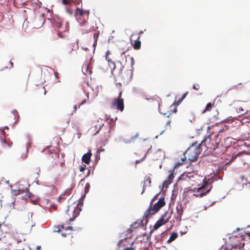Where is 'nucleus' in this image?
Returning a JSON list of instances; mask_svg holds the SVG:
<instances>
[{"mask_svg":"<svg viewBox=\"0 0 250 250\" xmlns=\"http://www.w3.org/2000/svg\"><path fill=\"white\" fill-rule=\"evenodd\" d=\"M181 180L190 182L193 186L196 185L197 191L200 192L199 194H195L196 197H202L208 193L212 188L210 179L206 180V177L199 175L196 172L192 171L184 172L180 177Z\"/></svg>","mask_w":250,"mask_h":250,"instance_id":"obj_1","label":"nucleus"},{"mask_svg":"<svg viewBox=\"0 0 250 250\" xmlns=\"http://www.w3.org/2000/svg\"><path fill=\"white\" fill-rule=\"evenodd\" d=\"M203 151L200 143L195 142L190 146L187 150L184 152L183 157H181V161L176 162L174 168L179 167L184 163H186L187 160L194 162L196 161L201 152Z\"/></svg>","mask_w":250,"mask_h":250,"instance_id":"obj_2","label":"nucleus"},{"mask_svg":"<svg viewBox=\"0 0 250 250\" xmlns=\"http://www.w3.org/2000/svg\"><path fill=\"white\" fill-rule=\"evenodd\" d=\"M221 135L220 134H210L206 137L200 144L202 150L205 154L213 152L219 147L221 140Z\"/></svg>","mask_w":250,"mask_h":250,"instance_id":"obj_3","label":"nucleus"},{"mask_svg":"<svg viewBox=\"0 0 250 250\" xmlns=\"http://www.w3.org/2000/svg\"><path fill=\"white\" fill-rule=\"evenodd\" d=\"M88 15V11L83 10L79 8H77L76 9L75 14L76 18L77 19V20L82 26H85L84 29H82L83 31V33L90 32L92 30V27L89 25V23L87 22V20H85L84 18V17H86V19H87Z\"/></svg>","mask_w":250,"mask_h":250,"instance_id":"obj_4","label":"nucleus"},{"mask_svg":"<svg viewBox=\"0 0 250 250\" xmlns=\"http://www.w3.org/2000/svg\"><path fill=\"white\" fill-rule=\"evenodd\" d=\"M52 24L55 28H59L58 35L61 38H64L67 36V32L69 30V25L68 22L63 24V21L61 18L56 17L53 18Z\"/></svg>","mask_w":250,"mask_h":250,"instance_id":"obj_5","label":"nucleus"},{"mask_svg":"<svg viewBox=\"0 0 250 250\" xmlns=\"http://www.w3.org/2000/svg\"><path fill=\"white\" fill-rule=\"evenodd\" d=\"M166 204L164 198H161L157 203L152 205L150 204L148 209L144 212V218H148L150 216L157 213Z\"/></svg>","mask_w":250,"mask_h":250,"instance_id":"obj_6","label":"nucleus"},{"mask_svg":"<svg viewBox=\"0 0 250 250\" xmlns=\"http://www.w3.org/2000/svg\"><path fill=\"white\" fill-rule=\"evenodd\" d=\"M80 211L81 209L79 208L78 205H77L74 208L70 206H68L66 212L70 217L69 218V221H73L79 215Z\"/></svg>","mask_w":250,"mask_h":250,"instance_id":"obj_7","label":"nucleus"},{"mask_svg":"<svg viewBox=\"0 0 250 250\" xmlns=\"http://www.w3.org/2000/svg\"><path fill=\"white\" fill-rule=\"evenodd\" d=\"M111 106L122 112L124 109V99H114Z\"/></svg>","mask_w":250,"mask_h":250,"instance_id":"obj_8","label":"nucleus"},{"mask_svg":"<svg viewBox=\"0 0 250 250\" xmlns=\"http://www.w3.org/2000/svg\"><path fill=\"white\" fill-rule=\"evenodd\" d=\"M43 23V14H41L40 16L36 17L33 22L34 27L35 28H40Z\"/></svg>","mask_w":250,"mask_h":250,"instance_id":"obj_9","label":"nucleus"},{"mask_svg":"<svg viewBox=\"0 0 250 250\" xmlns=\"http://www.w3.org/2000/svg\"><path fill=\"white\" fill-rule=\"evenodd\" d=\"M166 216V214H164L161 216L159 220H158L156 223L155 224L153 229L154 230L157 229L159 228H160L162 225L165 224L167 223L169 220V218H167L165 219Z\"/></svg>","mask_w":250,"mask_h":250,"instance_id":"obj_10","label":"nucleus"},{"mask_svg":"<svg viewBox=\"0 0 250 250\" xmlns=\"http://www.w3.org/2000/svg\"><path fill=\"white\" fill-rule=\"evenodd\" d=\"M176 209L177 215L175 216V218L177 220L180 221L184 211V207L182 204H178L176 208Z\"/></svg>","mask_w":250,"mask_h":250,"instance_id":"obj_11","label":"nucleus"},{"mask_svg":"<svg viewBox=\"0 0 250 250\" xmlns=\"http://www.w3.org/2000/svg\"><path fill=\"white\" fill-rule=\"evenodd\" d=\"M77 44L74 43H69L66 46V53L68 55H72L74 52H76Z\"/></svg>","mask_w":250,"mask_h":250,"instance_id":"obj_12","label":"nucleus"},{"mask_svg":"<svg viewBox=\"0 0 250 250\" xmlns=\"http://www.w3.org/2000/svg\"><path fill=\"white\" fill-rule=\"evenodd\" d=\"M126 51L123 50V52L122 53V55H124V57L125 59V62H127V59L130 61V65L131 66V68H133V65L135 63L134 59L133 57L131 56L129 54H126Z\"/></svg>","mask_w":250,"mask_h":250,"instance_id":"obj_13","label":"nucleus"},{"mask_svg":"<svg viewBox=\"0 0 250 250\" xmlns=\"http://www.w3.org/2000/svg\"><path fill=\"white\" fill-rule=\"evenodd\" d=\"M92 153L89 150L87 153L84 154L82 157V161L86 164H89L90 162V158Z\"/></svg>","mask_w":250,"mask_h":250,"instance_id":"obj_14","label":"nucleus"},{"mask_svg":"<svg viewBox=\"0 0 250 250\" xmlns=\"http://www.w3.org/2000/svg\"><path fill=\"white\" fill-rule=\"evenodd\" d=\"M235 108L237 112L240 113L241 115H245L248 112V110H245L242 106L238 104L236 105Z\"/></svg>","mask_w":250,"mask_h":250,"instance_id":"obj_15","label":"nucleus"},{"mask_svg":"<svg viewBox=\"0 0 250 250\" xmlns=\"http://www.w3.org/2000/svg\"><path fill=\"white\" fill-rule=\"evenodd\" d=\"M139 39L140 36H139L138 39L134 41V43H132L133 47L134 49L135 50H138L141 48V42Z\"/></svg>","mask_w":250,"mask_h":250,"instance_id":"obj_16","label":"nucleus"},{"mask_svg":"<svg viewBox=\"0 0 250 250\" xmlns=\"http://www.w3.org/2000/svg\"><path fill=\"white\" fill-rule=\"evenodd\" d=\"M62 3L65 5H71V3H79V0H62Z\"/></svg>","mask_w":250,"mask_h":250,"instance_id":"obj_17","label":"nucleus"},{"mask_svg":"<svg viewBox=\"0 0 250 250\" xmlns=\"http://www.w3.org/2000/svg\"><path fill=\"white\" fill-rule=\"evenodd\" d=\"M151 182V179L149 177H147L146 178L145 181L144 182V183L143 189V191H142L141 194H143V193L144 192V191L146 189V188L147 186V183H148V186H150Z\"/></svg>","mask_w":250,"mask_h":250,"instance_id":"obj_18","label":"nucleus"},{"mask_svg":"<svg viewBox=\"0 0 250 250\" xmlns=\"http://www.w3.org/2000/svg\"><path fill=\"white\" fill-rule=\"evenodd\" d=\"M178 237V234L175 232H172L168 240V242H171L175 240Z\"/></svg>","mask_w":250,"mask_h":250,"instance_id":"obj_19","label":"nucleus"},{"mask_svg":"<svg viewBox=\"0 0 250 250\" xmlns=\"http://www.w3.org/2000/svg\"><path fill=\"white\" fill-rule=\"evenodd\" d=\"M188 93V92H187L185 93H184L183 95L182 98L180 100H179L178 101L175 102L174 103V104H176L177 105H179L181 103V102L186 98Z\"/></svg>","mask_w":250,"mask_h":250,"instance_id":"obj_20","label":"nucleus"},{"mask_svg":"<svg viewBox=\"0 0 250 250\" xmlns=\"http://www.w3.org/2000/svg\"><path fill=\"white\" fill-rule=\"evenodd\" d=\"M214 105V104H212L211 103L207 104L205 109L203 111V113H205L207 111H210L212 107Z\"/></svg>","mask_w":250,"mask_h":250,"instance_id":"obj_21","label":"nucleus"},{"mask_svg":"<svg viewBox=\"0 0 250 250\" xmlns=\"http://www.w3.org/2000/svg\"><path fill=\"white\" fill-rule=\"evenodd\" d=\"M99 37V33H95L93 35V38L94 39V42L93 43V45L95 46V44H97V39Z\"/></svg>","mask_w":250,"mask_h":250,"instance_id":"obj_22","label":"nucleus"},{"mask_svg":"<svg viewBox=\"0 0 250 250\" xmlns=\"http://www.w3.org/2000/svg\"><path fill=\"white\" fill-rule=\"evenodd\" d=\"M108 51H107V52H106V56H105V59H106V60L108 62H110L111 63H112V64H113V66H114V68H115V64L114 62H113L111 61V59H109L108 58Z\"/></svg>","mask_w":250,"mask_h":250,"instance_id":"obj_23","label":"nucleus"},{"mask_svg":"<svg viewBox=\"0 0 250 250\" xmlns=\"http://www.w3.org/2000/svg\"><path fill=\"white\" fill-rule=\"evenodd\" d=\"M193 88L195 90H199L200 89V85L198 83H194L193 85Z\"/></svg>","mask_w":250,"mask_h":250,"instance_id":"obj_24","label":"nucleus"},{"mask_svg":"<svg viewBox=\"0 0 250 250\" xmlns=\"http://www.w3.org/2000/svg\"><path fill=\"white\" fill-rule=\"evenodd\" d=\"M90 184L89 183H86L85 186V188H84L85 193H87L88 192V191L90 189Z\"/></svg>","mask_w":250,"mask_h":250,"instance_id":"obj_25","label":"nucleus"},{"mask_svg":"<svg viewBox=\"0 0 250 250\" xmlns=\"http://www.w3.org/2000/svg\"><path fill=\"white\" fill-rule=\"evenodd\" d=\"M86 165L83 164L80 167V171L81 172L83 171L86 168Z\"/></svg>","mask_w":250,"mask_h":250,"instance_id":"obj_26","label":"nucleus"},{"mask_svg":"<svg viewBox=\"0 0 250 250\" xmlns=\"http://www.w3.org/2000/svg\"><path fill=\"white\" fill-rule=\"evenodd\" d=\"M189 191H193V192H195V193H193V195L196 196L195 194H199V193H200V192H197V188H194L193 189H191L189 190Z\"/></svg>","mask_w":250,"mask_h":250,"instance_id":"obj_27","label":"nucleus"},{"mask_svg":"<svg viewBox=\"0 0 250 250\" xmlns=\"http://www.w3.org/2000/svg\"><path fill=\"white\" fill-rule=\"evenodd\" d=\"M55 76L56 79L58 80V81L56 82V83H59L60 82V80H59L60 77L59 75V73L57 72H55Z\"/></svg>","mask_w":250,"mask_h":250,"instance_id":"obj_28","label":"nucleus"},{"mask_svg":"<svg viewBox=\"0 0 250 250\" xmlns=\"http://www.w3.org/2000/svg\"><path fill=\"white\" fill-rule=\"evenodd\" d=\"M123 90L122 89L120 90V92L119 93L118 96L116 99H123L122 98V95Z\"/></svg>","mask_w":250,"mask_h":250,"instance_id":"obj_29","label":"nucleus"},{"mask_svg":"<svg viewBox=\"0 0 250 250\" xmlns=\"http://www.w3.org/2000/svg\"><path fill=\"white\" fill-rule=\"evenodd\" d=\"M174 171V170H172L171 171H170V174L168 176V178L169 179H172L174 178V176H173V171Z\"/></svg>","mask_w":250,"mask_h":250,"instance_id":"obj_30","label":"nucleus"},{"mask_svg":"<svg viewBox=\"0 0 250 250\" xmlns=\"http://www.w3.org/2000/svg\"><path fill=\"white\" fill-rule=\"evenodd\" d=\"M139 136V134L138 133H137L134 137H131V142H134V140L137 138Z\"/></svg>","mask_w":250,"mask_h":250,"instance_id":"obj_31","label":"nucleus"},{"mask_svg":"<svg viewBox=\"0 0 250 250\" xmlns=\"http://www.w3.org/2000/svg\"><path fill=\"white\" fill-rule=\"evenodd\" d=\"M158 194L156 195L155 196L153 197V198L152 199L150 204L152 205L153 202L155 201V200L157 198Z\"/></svg>","mask_w":250,"mask_h":250,"instance_id":"obj_32","label":"nucleus"},{"mask_svg":"<svg viewBox=\"0 0 250 250\" xmlns=\"http://www.w3.org/2000/svg\"><path fill=\"white\" fill-rule=\"evenodd\" d=\"M3 144L4 146L5 144L9 146H11V145L12 144V143H11L10 144L7 143L5 140H4L3 141Z\"/></svg>","mask_w":250,"mask_h":250,"instance_id":"obj_33","label":"nucleus"},{"mask_svg":"<svg viewBox=\"0 0 250 250\" xmlns=\"http://www.w3.org/2000/svg\"><path fill=\"white\" fill-rule=\"evenodd\" d=\"M12 114H13V115L16 117V116H18V113L17 111L16 110H14L13 111H12Z\"/></svg>","mask_w":250,"mask_h":250,"instance_id":"obj_34","label":"nucleus"},{"mask_svg":"<svg viewBox=\"0 0 250 250\" xmlns=\"http://www.w3.org/2000/svg\"><path fill=\"white\" fill-rule=\"evenodd\" d=\"M116 86H117V87H118V88L120 89H120H121V87H122V83H117L116 84Z\"/></svg>","mask_w":250,"mask_h":250,"instance_id":"obj_35","label":"nucleus"},{"mask_svg":"<svg viewBox=\"0 0 250 250\" xmlns=\"http://www.w3.org/2000/svg\"><path fill=\"white\" fill-rule=\"evenodd\" d=\"M240 155V152H239L237 154H236L235 156H234L233 155L232 157V160H234V159H235L236 158L237 156H239Z\"/></svg>","mask_w":250,"mask_h":250,"instance_id":"obj_36","label":"nucleus"},{"mask_svg":"<svg viewBox=\"0 0 250 250\" xmlns=\"http://www.w3.org/2000/svg\"><path fill=\"white\" fill-rule=\"evenodd\" d=\"M21 190H18L17 191H15V195H19L21 193Z\"/></svg>","mask_w":250,"mask_h":250,"instance_id":"obj_37","label":"nucleus"},{"mask_svg":"<svg viewBox=\"0 0 250 250\" xmlns=\"http://www.w3.org/2000/svg\"><path fill=\"white\" fill-rule=\"evenodd\" d=\"M146 154H145V156H144V158H143L142 159H141V160H136V164H137V163H140V162L142 161H143V160L145 158V156H146Z\"/></svg>","mask_w":250,"mask_h":250,"instance_id":"obj_38","label":"nucleus"},{"mask_svg":"<svg viewBox=\"0 0 250 250\" xmlns=\"http://www.w3.org/2000/svg\"><path fill=\"white\" fill-rule=\"evenodd\" d=\"M86 99H85L83 102H82V103L80 104V105H81L83 104H84L86 102ZM80 106H79V107H80Z\"/></svg>","mask_w":250,"mask_h":250,"instance_id":"obj_39","label":"nucleus"},{"mask_svg":"<svg viewBox=\"0 0 250 250\" xmlns=\"http://www.w3.org/2000/svg\"><path fill=\"white\" fill-rule=\"evenodd\" d=\"M137 224H138V226H139L141 225V223H138L137 222H136L133 224L132 225V226H135Z\"/></svg>","mask_w":250,"mask_h":250,"instance_id":"obj_40","label":"nucleus"},{"mask_svg":"<svg viewBox=\"0 0 250 250\" xmlns=\"http://www.w3.org/2000/svg\"><path fill=\"white\" fill-rule=\"evenodd\" d=\"M74 112H75L77 109V105H75L74 106Z\"/></svg>","mask_w":250,"mask_h":250,"instance_id":"obj_41","label":"nucleus"},{"mask_svg":"<svg viewBox=\"0 0 250 250\" xmlns=\"http://www.w3.org/2000/svg\"><path fill=\"white\" fill-rule=\"evenodd\" d=\"M32 195V194L31 193L29 192L28 193V198H30Z\"/></svg>","mask_w":250,"mask_h":250,"instance_id":"obj_42","label":"nucleus"},{"mask_svg":"<svg viewBox=\"0 0 250 250\" xmlns=\"http://www.w3.org/2000/svg\"><path fill=\"white\" fill-rule=\"evenodd\" d=\"M67 12H68V13H69V14H71V15L72 14V12L71 11V10H69V9H67Z\"/></svg>","mask_w":250,"mask_h":250,"instance_id":"obj_43","label":"nucleus"},{"mask_svg":"<svg viewBox=\"0 0 250 250\" xmlns=\"http://www.w3.org/2000/svg\"><path fill=\"white\" fill-rule=\"evenodd\" d=\"M123 250H133V249L130 248H126Z\"/></svg>","mask_w":250,"mask_h":250,"instance_id":"obj_44","label":"nucleus"},{"mask_svg":"<svg viewBox=\"0 0 250 250\" xmlns=\"http://www.w3.org/2000/svg\"><path fill=\"white\" fill-rule=\"evenodd\" d=\"M37 249L38 250H41V246H38V247H37Z\"/></svg>","mask_w":250,"mask_h":250,"instance_id":"obj_45","label":"nucleus"},{"mask_svg":"<svg viewBox=\"0 0 250 250\" xmlns=\"http://www.w3.org/2000/svg\"><path fill=\"white\" fill-rule=\"evenodd\" d=\"M9 63L11 65V67H13V63L11 61L9 62Z\"/></svg>","mask_w":250,"mask_h":250,"instance_id":"obj_46","label":"nucleus"},{"mask_svg":"<svg viewBox=\"0 0 250 250\" xmlns=\"http://www.w3.org/2000/svg\"><path fill=\"white\" fill-rule=\"evenodd\" d=\"M40 172V168L38 167V175H39V173Z\"/></svg>","mask_w":250,"mask_h":250,"instance_id":"obj_47","label":"nucleus"},{"mask_svg":"<svg viewBox=\"0 0 250 250\" xmlns=\"http://www.w3.org/2000/svg\"><path fill=\"white\" fill-rule=\"evenodd\" d=\"M143 33V32L142 31H141L139 33V36H140V35H141Z\"/></svg>","mask_w":250,"mask_h":250,"instance_id":"obj_48","label":"nucleus"},{"mask_svg":"<svg viewBox=\"0 0 250 250\" xmlns=\"http://www.w3.org/2000/svg\"><path fill=\"white\" fill-rule=\"evenodd\" d=\"M127 231H129L130 232H131V230L130 229H128Z\"/></svg>","mask_w":250,"mask_h":250,"instance_id":"obj_49","label":"nucleus"},{"mask_svg":"<svg viewBox=\"0 0 250 250\" xmlns=\"http://www.w3.org/2000/svg\"><path fill=\"white\" fill-rule=\"evenodd\" d=\"M83 48V49H84L85 50H87V48Z\"/></svg>","mask_w":250,"mask_h":250,"instance_id":"obj_50","label":"nucleus"},{"mask_svg":"<svg viewBox=\"0 0 250 250\" xmlns=\"http://www.w3.org/2000/svg\"><path fill=\"white\" fill-rule=\"evenodd\" d=\"M5 128L6 129H8V127L7 126H5Z\"/></svg>","mask_w":250,"mask_h":250,"instance_id":"obj_51","label":"nucleus"},{"mask_svg":"<svg viewBox=\"0 0 250 250\" xmlns=\"http://www.w3.org/2000/svg\"><path fill=\"white\" fill-rule=\"evenodd\" d=\"M62 235L63 236H66V235L64 234L63 233H62Z\"/></svg>","mask_w":250,"mask_h":250,"instance_id":"obj_52","label":"nucleus"},{"mask_svg":"<svg viewBox=\"0 0 250 250\" xmlns=\"http://www.w3.org/2000/svg\"><path fill=\"white\" fill-rule=\"evenodd\" d=\"M241 178H242V179H243L244 177H243V176H242Z\"/></svg>","mask_w":250,"mask_h":250,"instance_id":"obj_53","label":"nucleus"}]
</instances>
